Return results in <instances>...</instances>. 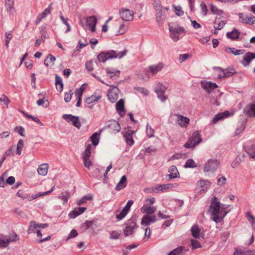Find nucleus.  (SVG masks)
I'll use <instances>...</instances> for the list:
<instances>
[{"instance_id":"f257e3e1","label":"nucleus","mask_w":255,"mask_h":255,"mask_svg":"<svg viewBox=\"0 0 255 255\" xmlns=\"http://www.w3.org/2000/svg\"><path fill=\"white\" fill-rule=\"evenodd\" d=\"M225 208L221 206V203L218 201L216 196L212 198L210 210L214 221L216 223L221 222L227 214V212L225 210Z\"/></svg>"},{"instance_id":"f03ea898","label":"nucleus","mask_w":255,"mask_h":255,"mask_svg":"<svg viewBox=\"0 0 255 255\" xmlns=\"http://www.w3.org/2000/svg\"><path fill=\"white\" fill-rule=\"evenodd\" d=\"M127 53V50H125L122 52L117 53L114 50H110L108 52H101L97 56L100 62H105L108 59L113 58H121Z\"/></svg>"},{"instance_id":"7ed1b4c3","label":"nucleus","mask_w":255,"mask_h":255,"mask_svg":"<svg viewBox=\"0 0 255 255\" xmlns=\"http://www.w3.org/2000/svg\"><path fill=\"white\" fill-rule=\"evenodd\" d=\"M202 141V138L199 134L198 131H195L193 133L192 135L189 138L188 141L185 143L184 147L186 148H189L194 147Z\"/></svg>"},{"instance_id":"20e7f679","label":"nucleus","mask_w":255,"mask_h":255,"mask_svg":"<svg viewBox=\"0 0 255 255\" xmlns=\"http://www.w3.org/2000/svg\"><path fill=\"white\" fill-rule=\"evenodd\" d=\"M220 165L219 161L217 159H210L205 164L204 170L205 172H214Z\"/></svg>"},{"instance_id":"39448f33","label":"nucleus","mask_w":255,"mask_h":255,"mask_svg":"<svg viewBox=\"0 0 255 255\" xmlns=\"http://www.w3.org/2000/svg\"><path fill=\"white\" fill-rule=\"evenodd\" d=\"M125 229L124 230V235L127 237L133 233V230L137 228V226L134 219H131L125 224Z\"/></svg>"},{"instance_id":"423d86ee","label":"nucleus","mask_w":255,"mask_h":255,"mask_svg":"<svg viewBox=\"0 0 255 255\" xmlns=\"http://www.w3.org/2000/svg\"><path fill=\"white\" fill-rule=\"evenodd\" d=\"M120 15L123 20L130 21L133 18L134 13L132 10L128 8H122L120 10Z\"/></svg>"},{"instance_id":"0eeeda50","label":"nucleus","mask_w":255,"mask_h":255,"mask_svg":"<svg viewBox=\"0 0 255 255\" xmlns=\"http://www.w3.org/2000/svg\"><path fill=\"white\" fill-rule=\"evenodd\" d=\"M63 118L68 122H71L72 125L79 129L81 127V124L78 117L72 115H63Z\"/></svg>"},{"instance_id":"6e6552de","label":"nucleus","mask_w":255,"mask_h":255,"mask_svg":"<svg viewBox=\"0 0 255 255\" xmlns=\"http://www.w3.org/2000/svg\"><path fill=\"white\" fill-rule=\"evenodd\" d=\"M135 131L131 129L130 127H128L126 129V131L124 133V136L125 138L126 142L128 145L131 146L134 143V140L133 139L132 135L134 133Z\"/></svg>"},{"instance_id":"1a4fd4ad","label":"nucleus","mask_w":255,"mask_h":255,"mask_svg":"<svg viewBox=\"0 0 255 255\" xmlns=\"http://www.w3.org/2000/svg\"><path fill=\"white\" fill-rule=\"evenodd\" d=\"M106 127L109 128L112 132L115 133L120 131L121 128L120 125L115 120H111L107 122Z\"/></svg>"},{"instance_id":"9d476101","label":"nucleus","mask_w":255,"mask_h":255,"mask_svg":"<svg viewBox=\"0 0 255 255\" xmlns=\"http://www.w3.org/2000/svg\"><path fill=\"white\" fill-rule=\"evenodd\" d=\"M166 90V88L163 85L160 84H158L155 89V92L157 94L158 98H159L161 101L164 102L167 99L166 96H164V92Z\"/></svg>"},{"instance_id":"9b49d317","label":"nucleus","mask_w":255,"mask_h":255,"mask_svg":"<svg viewBox=\"0 0 255 255\" xmlns=\"http://www.w3.org/2000/svg\"><path fill=\"white\" fill-rule=\"evenodd\" d=\"M156 221V216L155 215H145L143 216L141 224L143 226H149L151 223Z\"/></svg>"},{"instance_id":"f8f14e48","label":"nucleus","mask_w":255,"mask_h":255,"mask_svg":"<svg viewBox=\"0 0 255 255\" xmlns=\"http://www.w3.org/2000/svg\"><path fill=\"white\" fill-rule=\"evenodd\" d=\"M255 58V53L248 52L243 57L241 63L244 66L249 65L253 59Z\"/></svg>"},{"instance_id":"ddd939ff","label":"nucleus","mask_w":255,"mask_h":255,"mask_svg":"<svg viewBox=\"0 0 255 255\" xmlns=\"http://www.w3.org/2000/svg\"><path fill=\"white\" fill-rule=\"evenodd\" d=\"M175 187L173 184L171 183H168L165 184H159L157 185L152 190L154 192H158V191H161L162 192L167 191L169 189H171Z\"/></svg>"},{"instance_id":"4468645a","label":"nucleus","mask_w":255,"mask_h":255,"mask_svg":"<svg viewBox=\"0 0 255 255\" xmlns=\"http://www.w3.org/2000/svg\"><path fill=\"white\" fill-rule=\"evenodd\" d=\"M244 113L250 117H255V103H252L246 106L244 108Z\"/></svg>"},{"instance_id":"2eb2a0df","label":"nucleus","mask_w":255,"mask_h":255,"mask_svg":"<svg viewBox=\"0 0 255 255\" xmlns=\"http://www.w3.org/2000/svg\"><path fill=\"white\" fill-rule=\"evenodd\" d=\"M106 72L107 77H109V78L112 80H117L120 77L121 73L119 70H111L109 68H107Z\"/></svg>"},{"instance_id":"dca6fc26","label":"nucleus","mask_w":255,"mask_h":255,"mask_svg":"<svg viewBox=\"0 0 255 255\" xmlns=\"http://www.w3.org/2000/svg\"><path fill=\"white\" fill-rule=\"evenodd\" d=\"M177 122L182 127H186L189 124V119L181 115H177Z\"/></svg>"},{"instance_id":"f3484780","label":"nucleus","mask_w":255,"mask_h":255,"mask_svg":"<svg viewBox=\"0 0 255 255\" xmlns=\"http://www.w3.org/2000/svg\"><path fill=\"white\" fill-rule=\"evenodd\" d=\"M201 85L202 88L208 93H210L212 90L218 87L216 83L210 82H202Z\"/></svg>"},{"instance_id":"a211bd4d","label":"nucleus","mask_w":255,"mask_h":255,"mask_svg":"<svg viewBox=\"0 0 255 255\" xmlns=\"http://www.w3.org/2000/svg\"><path fill=\"white\" fill-rule=\"evenodd\" d=\"M230 116V113L228 111H226L223 113H219L216 115L212 121V124H215L219 120L224 119L225 118L228 117Z\"/></svg>"},{"instance_id":"6ab92c4d","label":"nucleus","mask_w":255,"mask_h":255,"mask_svg":"<svg viewBox=\"0 0 255 255\" xmlns=\"http://www.w3.org/2000/svg\"><path fill=\"white\" fill-rule=\"evenodd\" d=\"M86 21L89 27H91L92 32L95 31V27L97 24V19L95 16L88 17Z\"/></svg>"},{"instance_id":"aec40b11","label":"nucleus","mask_w":255,"mask_h":255,"mask_svg":"<svg viewBox=\"0 0 255 255\" xmlns=\"http://www.w3.org/2000/svg\"><path fill=\"white\" fill-rule=\"evenodd\" d=\"M156 208L153 206H148L144 204L140 209V211L142 213H146L150 215L154 213Z\"/></svg>"},{"instance_id":"412c9836","label":"nucleus","mask_w":255,"mask_h":255,"mask_svg":"<svg viewBox=\"0 0 255 255\" xmlns=\"http://www.w3.org/2000/svg\"><path fill=\"white\" fill-rule=\"evenodd\" d=\"M156 11L155 16L156 20L158 24L160 25L162 24L164 20V18L162 17V8H157L155 9Z\"/></svg>"},{"instance_id":"4be33fe9","label":"nucleus","mask_w":255,"mask_h":255,"mask_svg":"<svg viewBox=\"0 0 255 255\" xmlns=\"http://www.w3.org/2000/svg\"><path fill=\"white\" fill-rule=\"evenodd\" d=\"M240 33V32L238 30L234 29L232 31L227 32L226 35L228 38L232 40H236L239 39Z\"/></svg>"},{"instance_id":"5701e85b","label":"nucleus","mask_w":255,"mask_h":255,"mask_svg":"<svg viewBox=\"0 0 255 255\" xmlns=\"http://www.w3.org/2000/svg\"><path fill=\"white\" fill-rule=\"evenodd\" d=\"M56 58L51 54H49L44 60V64L46 67H52L54 64Z\"/></svg>"},{"instance_id":"b1692460","label":"nucleus","mask_w":255,"mask_h":255,"mask_svg":"<svg viewBox=\"0 0 255 255\" xmlns=\"http://www.w3.org/2000/svg\"><path fill=\"white\" fill-rule=\"evenodd\" d=\"M170 174L167 175V177H168V180L177 177V174L178 172L177 169L175 166H171L168 170Z\"/></svg>"},{"instance_id":"393cba45","label":"nucleus","mask_w":255,"mask_h":255,"mask_svg":"<svg viewBox=\"0 0 255 255\" xmlns=\"http://www.w3.org/2000/svg\"><path fill=\"white\" fill-rule=\"evenodd\" d=\"M163 67V65L161 63H159L156 65L149 66L148 68L153 74H156L160 71Z\"/></svg>"},{"instance_id":"a878e982","label":"nucleus","mask_w":255,"mask_h":255,"mask_svg":"<svg viewBox=\"0 0 255 255\" xmlns=\"http://www.w3.org/2000/svg\"><path fill=\"white\" fill-rule=\"evenodd\" d=\"M48 169V164L47 163H43L39 165L37 169V172L40 175H45L47 173Z\"/></svg>"},{"instance_id":"bb28decb","label":"nucleus","mask_w":255,"mask_h":255,"mask_svg":"<svg viewBox=\"0 0 255 255\" xmlns=\"http://www.w3.org/2000/svg\"><path fill=\"white\" fill-rule=\"evenodd\" d=\"M127 177L125 175L123 176L121 179L120 182L117 184L116 186V190L120 191L124 189L127 185Z\"/></svg>"},{"instance_id":"cd10ccee","label":"nucleus","mask_w":255,"mask_h":255,"mask_svg":"<svg viewBox=\"0 0 255 255\" xmlns=\"http://www.w3.org/2000/svg\"><path fill=\"white\" fill-rule=\"evenodd\" d=\"M197 184L202 188L203 192L207 191V189L210 186V182L207 180H200L198 181Z\"/></svg>"},{"instance_id":"c85d7f7f","label":"nucleus","mask_w":255,"mask_h":255,"mask_svg":"<svg viewBox=\"0 0 255 255\" xmlns=\"http://www.w3.org/2000/svg\"><path fill=\"white\" fill-rule=\"evenodd\" d=\"M38 229V224L36 223L35 221H31L29 223V226L27 230V232L28 234H31L32 233H36L37 230Z\"/></svg>"},{"instance_id":"c756f323","label":"nucleus","mask_w":255,"mask_h":255,"mask_svg":"<svg viewBox=\"0 0 255 255\" xmlns=\"http://www.w3.org/2000/svg\"><path fill=\"white\" fill-rule=\"evenodd\" d=\"M102 129L99 131V132H95L92 134L91 136L90 139L92 142V144L94 146H96L98 144L100 139V135L102 132Z\"/></svg>"},{"instance_id":"7c9ffc66","label":"nucleus","mask_w":255,"mask_h":255,"mask_svg":"<svg viewBox=\"0 0 255 255\" xmlns=\"http://www.w3.org/2000/svg\"><path fill=\"white\" fill-rule=\"evenodd\" d=\"M185 251V247H180L170 252L168 255H184Z\"/></svg>"},{"instance_id":"2f4dec72","label":"nucleus","mask_w":255,"mask_h":255,"mask_svg":"<svg viewBox=\"0 0 255 255\" xmlns=\"http://www.w3.org/2000/svg\"><path fill=\"white\" fill-rule=\"evenodd\" d=\"M226 22L222 20L220 18L216 17L214 22V28L216 29L220 30L225 26Z\"/></svg>"},{"instance_id":"473e14b6","label":"nucleus","mask_w":255,"mask_h":255,"mask_svg":"<svg viewBox=\"0 0 255 255\" xmlns=\"http://www.w3.org/2000/svg\"><path fill=\"white\" fill-rule=\"evenodd\" d=\"M51 12L50 9L49 8H47L44 9V10L39 14L37 17L36 23L40 22L41 20L46 17L48 14H49Z\"/></svg>"},{"instance_id":"72a5a7b5","label":"nucleus","mask_w":255,"mask_h":255,"mask_svg":"<svg viewBox=\"0 0 255 255\" xmlns=\"http://www.w3.org/2000/svg\"><path fill=\"white\" fill-rule=\"evenodd\" d=\"M55 85L56 88L57 90L61 92L63 89V84L62 81V79L58 75H56L55 76Z\"/></svg>"},{"instance_id":"f704fd0d","label":"nucleus","mask_w":255,"mask_h":255,"mask_svg":"<svg viewBox=\"0 0 255 255\" xmlns=\"http://www.w3.org/2000/svg\"><path fill=\"white\" fill-rule=\"evenodd\" d=\"M101 98V96H97L96 95H93L91 96L86 98L85 100V103L87 104H90L93 102L99 101Z\"/></svg>"},{"instance_id":"c9c22d12","label":"nucleus","mask_w":255,"mask_h":255,"mask_svg":"<svg viewBox=\"0 0 255 255\" xmlns=\"http://www.w3.org/2000/svg\"><path fill=\"white\" fill-rule=\"evenodd\" d=\"M108 97L111 102L114 103L118 99L119 96L116 92H114V91L109 90L108 92Z\"/></svg>"},{"instance_id":"e433bc0d","label":"nucleus","mask_w":255,"mask_h":255,"mask_svg":"<svg viewBox=\"0 0 255 255\" xmlns=\"http://www.w3.org/2000/svg\"><path fill=\"white\" fill-rule=\"evenodd\" d=\"M169 30L170 32H173L176 34H179L181 33H183L184 32V29L180 26H175L172 27L169 25Z\"/></svg>"},{"instance_id":"4c0bfd02","label":"nucleus","mask_w":255,"mask_h":255,"mask_svg":"<svg viewBox=\"0 0 255 255\" xmlns=\"http://www.w3.org/2000/svg\"><path fill=\"white\" fill-rule=\"evenodd\" d=\"M70 197V193L69 192L66 191L61 193V195L58 196V198L63 200L64 203H67L68 199Z\"/></svg>"},{"instance_id":"58836bf2","label":"nucleus","mask_w":255,"mask_h":255,"mask_svg":"<svg viewBox=\"0 0 255 255\" xmlns=\"http://www.w3.org/2000/svg\"><path fill=\"white\" fill-rule=\"evenodd\" d=\"M116 109L118 112L122 113L124 112V114H125L124 111V101L123 99L120 100L116 104Z\"/></svg>"},{"instance_id":"ea45409f","label":"nucleus","mask_w":255,"mask_h":255,"mask_svg":"<svg viewBox=\"0 0 255 255\" xmlns=\"http://www.w3.org/2000/svg\"><path fill=\"white\" fill-rule=\"evenodd\" d=\"M192 236L195 238H199L200 237V229L197 225L193 226L191 228Z\"/></svg>"},{"instance_id":"a19ab883","label":"nucleus","mask_w":255,"mask_h":255,"mask_svg":"<svg viewBox=\"0 0 255 255\" xmlns=\"http://www.w3.org/2000/svg\"><path fill=\"white\" fill-rule=\"evenodd\" d=\"M210 10L213 14L218 15H221L223 13V11L221 9H219L216 6L213 4L210 5Z\"/></svg>"},{"instance_id":"79ce46f5","label":"nucleus","mask_w":255,"mask_h":255,"mask_svg":"<svg viewBox=\"0 0 255 255\" xmlns=\"http://www.w3.org/2000/svg\"><path fill=\"white\" fill-rule=\"evenodd\" d=\"M109 233L110 235V238L113 240H117L119 239L121 236V233L117 231H109Z\"/></svg>"},{"instance_id":"37998d69","label":"nucleus","mask_w":255,"mask_h":255,"mask_svg":"<svg viewBox=\"0 0 255 255\" xmlns=\"http://www.w3.org/2000/svg\"><path fill=\"white\" fill-rule=\"evenodd\" d=\"M251 159L255 161V145L251 146L248 150L247 152Z\"/></svg>"},{"instance_id":"c03bdc74","label":"nucleus","mask_w":255,"mask_h":255,"mask_svg":"<svg viewBox=\"0 0 255 255\" xmlns=\"http://www.w3.org/2000/svg\"><path fill=\"white\" fill-rule=\"evenodd\" d=\"M247 219L254 229H255V218L250 212L247 213Z\"/></svg>"},{"instance_id":"a18cd8bd","label":"nucleus","mask_w":255,"mask_h":255,"mask_svg":"<svg viewBox=\"0 0 255 255\" xmlns=\"http://www.w3.org/2000/svg\"><path fill=\"white\" fill-rule=\"evenodd\" d=\"M19 238L18 235L15 233H13L12 236L8 237V238L5 239L7 245L9 244L10 242L19 241Z\"/></svg>"},{"instance_id":"49530a36","label":"nucleus","mask_w":255,"mask_h":255,"mask_svg":"<svg viewBox=\"0 0 255 255\" xmlns=\"http://www.w3.org/2000/svg\"><path fill=\"white\" fill-rule=\"evenodd\" d=\"M53 188H54L52 187L50 190H49L47 192L39 193L38 194H36L34 195H33L31 197V199H29V200H32L33 199H35L37 198V197H39L41 196H44V195H46L49 194L53 191Z\"/></svg>"},{"instance_id":"de8ad7c7","label":"nucleus","mask_w":255,"mask_h":255,"mask_svg":"<svg viewBox=\"0 0 255 255\" xmlns=\"http://www.w3.org/2000/svg\"><path fill=\"white\" fill-rule=\"evenodd\" d=\"M85 88L83 85L80 88L76 89L75 92V94L77 98L82 99L83 93L85 91Z\"/></svg>"},{"instance_id":"09e8293b","label":"nucleus","mask_w":255,"mask_h":255,"mask_svg":"<svg viewBox=\"0 0 255 255\" xmlns=\"http://www.w3.org/2000/svg\"><path fill=\"white\" fill-rule=\"evenodd\" d=\"M24 146V141L23 139H20L18 141L17 144V154L18 155L21 154V152L22 151V148Z\"/></svg>"},{"instance_id":"8fccbe9b","label":"nucleus","mask_w":255,"mask_h":255,"mask_svg":"<svg viewBox=\"0 0 255 255\" xmlns=\"http://www.w3.org/2000/svg\"><path fill=\"white\" fill-rule=\"evenodd\" d=\"M197 165H196L195 162L192 159H188L185 165V167H189V168H193L196 167Z\"/></svg>"},{"instance_id":"3c124183","label":"nucleus","mask_w":255,"mask_h":255,"mask_svg":"<svg viewBox=\"0 0 255 255\" xmlns=\"http://www.w3.org/2000/svg\"><path fill=\"white\" fill-rule=\"evenodd\" d=\"M92 199V197L91 196H85L78 202V205L80 206L84 203H86L87 201L90 200Z\"/></svg>"},{"instance_id":"603ef678","label":"nucleus","mask_w":255,"mask_h":255,"mask_svg":"<svg viewBox=\"0 0 255 255\" xmlns=\"http://www.w3.org/2000/svg\"><path fill=\"white\" fill-rule=\"evenodd\" d=\"M174 8V12L176 15L178 16L183 15L184 14V11L182 10L181 7L180 6H176L173 5Z\"/></svg>"},{"instance_id":"864d4df0","label":"nucleus","mask_w":255,"mask_h":255,"mask_svg":"<svg viewBox=\"0 0 255 255\" xmlns=\"http://www.w3.org/2000/svg\"><path fill=\"white\" fill-rule=\"evenodd\" d=\"M101 170L102 169H100L99 168H96L92 172V176L97 178L102 177V175L101 174Z\"/></svg>"},{"instance_id":"5fc2aeb1","label":"nucleus","mask_w":255,"mask_h":255,"mask_svg":"<svg viewBox=\"0 0 255 255\" xmlns=\"http://www.w3.org/2000/svg\"><path fill=\"white\" fill-rule=\"evenodd\" d=\"M191 243L193 249L200 248L201 247L200 243L197 240L192 239L191 240Z\"/></svg>"},{"instance_id":"6e6d98bb","label":"nucleus","mask_w":255,"mask_h":255,"mask_svg":"<svg viewBox=\"0 0 255 255\" xmlns=\"http://www.w3.org/2000/svg\"><path fill=\"white\" fill-rule=\"evenodd\" d=\"M225 74L226 75V77H229L233 76L235 73H236L235 70L233 68H228L227 69L225 70Z\"/></svg>"},{"instance_id":"4d7b16f0","label":"nucleus","mask_w":255,"mask_h":255,"mask_svg":"<svg viewBox=\"0 0 255 255\" xmlns=\"http://www.w3.org/2000/svg\"><path fill=\"white\" fill-rule=\"evenodd\" d=\"M80 215V212H79L78 208H75L72 212L69 214V216L71 218H75L78 216Z\"/></svg>"},{"instance_id":"13d9d810","label":"nucleus","mask_w":255,"mask_h":255,"mask_svg":"<svg viewBox=\"0 0 255 255\" xmlns=\"http://www.w3.org/2000/svg\"><path fill=\"white\" fill-rule=\"evenodd\" d=\"M255 22V16L251 15V16H247L245 22L248 24H253Z\"/></svg>"},{"instance_id":"bf43d9fd","label":"nucleus","mask_w":255,"mask_h":255,"mask_svg":"<svg viewBox=\"0 0 255 255\" xmlns=\"http://www.w3.org/2000/svg\"><path fill=\"white\" fill-rule=\"evenodd\" d=\"M216 69L218 70L219 71H220V73L218 75V78H226V73L225 72V70H223V69L221 67H216Z\"/></svg>"},{"instance_id":"052dcab7","label":"nucleus","mask_w":255,"mask_h":255,"mask_svg":"<svg viewBox=\"0 0 255 255\" xmlns=\"http://www.w3.org/2000/svg\"><path fill=\"white\" fill-rule=\"evenodd\" d=\"M128 212L123 209V210L119 214H116V218L119 220H122L126 216Z\"/></svg>"},{"instance_id":"680f3d73","label":"nucleus","mask_w":255,"mask_h":255,"mask_svg":"<svg viewBox=\"0 0 255 255\" xmlns=\"http://www.w3.org/2000/svg\"><path fill=\"white\" fill-rule=\"evenodd\" d=\"M72 94L73 93L71 91H69V92L65 94L64 100L66 102H68L71 100Z\"/></svg>"},{"instance_id":"e2e57ef3","label":"nucleus","mask_w":255,"mask_h":255,"mask_svg":"<svg viewBox=\"0 0 255 255\" xmlns=\"http://www.w3.org/2000/svg\"><path fill=\"white\" fill-rule=\"evenodd\" d=\"M93 224V222L92 221H86L83 224L82 227L85 229V230H87Z\"/></svg>"},{"instance_id":"0e129e2a","label":"nucleus","mask_w":255,"mask_h":255,"mask_svg":"<svg viewBox=\"0 0 255 255\" xmlns=\"http://www.w3.org/2000/svg\"><path fill=\"white\" fill-rule=\"evenodd\" d=\"M200 6L204 15H206L208 12V8L206 3L204 1H202L200 4Z\"/></svg>"},{"instance_id":"69168bd1","label":"nucleus","mask_w":255,"mask_h":255,"mask_svg":"<svg viewBox=\"0 0 255 255\" xmlns=\"http://www.w3.org/2000/svg\"><path fill=\"white\" fill-rule=\"evenodd\" d=\"M0 101L4 103L6 105L10 103L9 99L4 95H2L0 97Z\"/></svg>"},{"instance_id":"338daca9","label":"nucleus","mask_w":255,"mask_h":255,"mask_svg":"<svg viewBox=\"0 0 255 255\" xmlns=\"http://www.w3.org/2000/svg\"><path fill=\"white\" fill-rule=\"evenodd\" d=\"M78 233L76 230L73 229L69 235L67 239V241L71 238H75L78 236Z\"/></svg>"},{"instance_id":"774afa93","label":"nucleus","mask_w":255,"mask_h":255,"mask_svg":"<svg viewBox=\"0 0 255 255\" xmlns=\"http://www.w3.org/2000/svg\"><path fill=\"white\" fill-rule=\"evenodd\" d=\"M245 249H237L235 250L234 255H244Z\"/></svg>"}]
</instances>
